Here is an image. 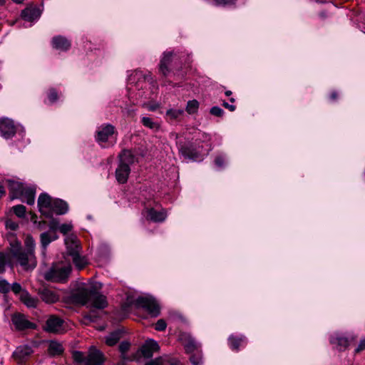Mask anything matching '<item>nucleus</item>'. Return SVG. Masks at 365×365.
Returning <instances> with one entry per match:
<instances>
[{
    "instance_id": "29",
    "label": "nucleus",
    "mask_w": 365,
    "mask_h": 365,
    "mask_svg": "<svg viewBox=\"0 0 365 365\" xmlns=\"http://www.w3.org/2000/svg\"><path fill=\"white\" fill-rule=\"evenodd\" d=\"M148 217L153 222H163L166 218L164 210L158 211L153 208L148 210Z\"/></svg>"
},
{
    "instance_id": "11",
    "label": "nucleus",
    "mask_w": 365,
    "mask_h": 365,
    "mask_svg": "<svg viewBox=\"0 0 365 365\" xmlns=\"http://www.w3.org/2000/svg\"><path fill=\"white\" fill-rule=\"evenodd\" d=\"M11 321L16 329L24 330L26 329H34L36 325L28 321L25 316L21 314H15L12 316Z\"/></svg>"
},
{
    "instance_id": "39",
    "label": "nucleus",
    "mask_w": 365,
    "mask_h": 365,
    "mask_svg": "<svg viewBox=\"0 0 365 365\" xmlns=\"http://www.w3.org/2000/svg\"><path fill=\"white\" fill-rule=\"evenodd\" d=\"M11 285L4 279L0 278V293L6 294L10 291Z\"/></svg>"
},
{
    "instance_id": "4",
    "label": "nucleus",
    "mask_w": 365,
    "mask_h": 365,
    "mask_svg": "<svg viewBox=\"0 0 365 365\" xmlns=\"http://www.w3.org/2000/svg\"><path fill=\"white\" fill-rule=\"evenodd\" d=\"M71 272V266L70 264H56L45 272L44 278L52 282L63 283L67 281Z\"/></svg>"
},
{
    "instance_id": "8",
    "label": "nucleus",
    "mask_w": 365,
    "mask_h": 365,
    "mask_svg": "<svg viewBox=\"0 0 365 365\" xmlns=\"http://www.w3.org/2000/svg\"><path fill=\"white\" fill-rule=\"evenodd\" d=\"M17 131V128L12 120L9 118L0 119V133L5 139L11 138Z\"/></svg>"
},
{
    "instance_id": "20",
    "label": "nucleus",
    "mask_w": 365,
    "mask_h": 365,
    "mask_svg": "<svg viewBox=\"0 0 365 365\" xmlns=\"http://www.w3.org/2000/svg\"><path fill=\"white\" fill-rule=\"evenodd\" d=\"M68 210V205L66 202L61 199H54L51 208V218L53 215H64Z\"/></svg>"
},
{
    "instance_id": "30",
    "label": "nucleus",
    "mask_w": 365,
    "mask_h": 365,
    "mask_svg": "<svg viewBox=\"0 0 365 365\" xmlns=\"http://www.w3.org/2000/svg\"><path fill=\"white\" fill-rule=\"evenodd\" d=\"M122 335L123 333L120 330H115L114 331L110 333L108 336H106V344L110 346L116 344L121 339Z\"/></svg>"
},
{
    "instance_id": "56",
    "label": "nucleus",
    "mask_w": 365,
    "mask_h": 365,
    "mask_svg": "<svg viewBox=\"0 0 365 365\" xmlns=\"http://www.w3.org/2000/svg\"><path fill=\"white\" fill-rule=\"evenodd\" d=\"M37 218L38 217L36 214L31 213V221L34 223V225H36V223L38 222Z\"/></svg>"
},
{
    "instance_id": "9",
    "label": "nucleus",
    "mask_w": 365,
    "mask_h": 365,
    "mask_svg": "<svg viewBox=\"0 0 365 365\" xmlns=\"http://www.w3.org/2000/svg\"><path fill=\"white\" fill-rule=\"evenodd\" d=\"M14 256L20 264L26 268L29 267H34L36 266L34 253L24 250L14 253Z\"/></svg>"
},
{
    "instance_id": "31",
    "label": "nucleus",
    "mask_w": 365,
    "mask_h": 365,
    "mask_svg": "<svg viewBox=\"0 0 365 365\" xmlns=\"http://www.w3.org/2000/svg\"><path fill=\"white\" fill-rule=\"evenodd\" d=\"M48 351L51 356H58L63 352V348L61 344L55 341H51L49 343Z\"/></svg>"
},
{
    "instance_id": "13",
    "label": "nucleus",
    "mask_w": 365,
    "mask_h": 365,
    "mask_svg": "<svg viewBox=\"0 0 365 365\" xmlns=\"http://www.w3.org/2000/svg\"><path fill=\"white\" fill-rule=\"evenodd\" d=\"M6 182L8 183L11 200L21 198L24 185L20 182L12 180H7Z\"/></svg>"
},
{
    "instance_id": "27",
    "label": "nucleus",
    "mask_w": 365,
    "mask_h": 365,
    "mask_svg": "<svg viewBox=\"0 0 365 365\" xmlns=\"http://www.w3.org/2000/svg\"><path fill=\"white\" fill-rule=\"evenodd\" d=\"M21 302L26 304L28 307L34 308L36 307L38 300L33 297H31L29 293L23 290L20 296Z\"/></svg>"
},
{
    "instance_id": "36",
    "label": "nucleus",
    "mask_w": 365,
    "mask_h": 365,
    "mask_svg": "<svg viewBox=\"0 0 365 365\" xmlns=\"http://www.w3.org/2000/svg\"><path fill=\"white\" fill-rule=\"evenodd\" d=\"M13 210H14V214L17 217H19L20 218L25 217L26 210V207L24 205H18L14 206Z\"/></svg>"
},
{
    "instance_id": "49",
    "label": "nucleus",
    "mask_w": 365,
    "mask_h": 365,
    "mask_svg": "<svg viewBox=\"0 0 365 365\" xmlns=\"http://www.w3.org/2000/svg\"><path fill=\"white\" fill-rule=\"evenodd\" d=\"M215 163L217 167L222 168L225 163V158L222 155H217L215 158Z\"/></svg>"
},
{
    "instance_id": "55",
    "label": "nucleus",
    "mask_w": 365,
    "mask_h": 365,
    "mask_svg": "<svg viewBox=\"0 0 365 365\" xmlns=\"http://www.w3.org/2000/svg\"><path fill=\"white\" fill-rule=\"evenodd\" d=\"M85 318L91 322H95L96 317L93 313H90L88 315H86Z\"/></svg>"
},
{
    "instance_id": "28",
    "label": "nucleus",
    "mask_w": 365,
    "mask_h": 365,
    "mask_svg": "<svg viewBox=\"0 0 365 365\" xmlns=\"http://www.w3.org/2000/svg\"><path fill=\"white\" fill-rule=\"evenodd\" d=\"M179 150L180 153L186 158L193 159L196 156V152L192 148V145L188 143H179Z\"/></svg>"
},
{
    "instance_id": "12",
    "label": "nucleus",
    "mask_w": 365,
    "mask_h": 365,
    "mask_svg": "<svg viewBox=\"0 0 365 365\" xmlns=\"http://www.w3.org/2000/svg\"><path fill=\"white\" fill-rule=\"evenodd\" d=\"M38 294L42 301L47 304L55 303L59 299V296L57 292L51 288H40L38 289Z\"/></svg>"
},
{
    "instance_id": "3",
    "label": "nucleus",
    "mask_w": 365,
    "mask_h": 365,
    "mask_svg": "<svg viewBox=\"0 0 365 365\" xmlns=\"http://www.w3.org/2000/svg\"><path fill=\"white\" fill-rule=\"evenodd\" d=\"M73 359L78 365H101L103 362V354L94 347H91L87 354L73 351Z\"/></svg>"
},
{
    "instance_id": "43",
    "label": "nucleus",
    "mask_w": 365,
    "mask_h": 365,
    "mask_svg": "<svg viewBox=\"0 0 365 365\" xmlns=\"http://www.w3.org/2000/svg\"><path fill=\"white\" fill-rule=\"evenodd\" d=\"M130 344L128 341H122L119 345V350L122 354H125L130 349Z\"/></svg>"
},
{
    "instance_id": "16",
    "label": "nucleus",
    "mask_w": 365,
    "mask_h": 365,
    "mask_svg": "<svg viewBox=\"0 0 365 365\" xmlns=\"http://www.w3.org/2000/svg\"><path fill=\"white\" fill-rule=\"evenodd\" d=\"M58 236L56 233L48 231L43 232L40 235V242L41 247V255L46 257L47 247L51 242L56 240Z\"/></svg>"
},
{
    "instance_id": "26",
    "label": "nucleus",
    "mask_w": 365,
    "mask_h": 365,
    "mask_svg": "<svg viewBox=\"0 0 365 365\" xmlns=\"http://www.w3.org/2000/svg\"><path fill=\"white\" fill-rule=\"evenodd\" d=\"M147 79L148 81L152 80L151 78H148V76H145L142 71H135L130 76H129L128 81L129 84L135 83V86L138 87V84L141 81H145Z\"/></svg>"
},
{
    "instance_id": "57",
    "label": "nucleus",
    "mask_w": 365,
    "mask_h": 365,
    "mask_svg": "<svg viewBox=\"0 0 365 365\" xmlns=\"http://www.w3.org/2000/svg\"><path fill=\"white\" fill-rule=\"evenodd\" d=\"M6 194L4 185L0 182V199Z\"/></svg>"
},
{
    "instance_id": "62",
    "label": "nucleus",
    "mask_w": 365,
    "mask_h": 365,
    "mask_svg": "<svg viewBox=\"0 0 365 365\" xmlns=\"http://www.w3.org/2000/svg\"><path fill=\"white\" fill-rule=\"evenodd\" d=\"M5 0H0V6L4 4Z\"/></svg>"
},
{
    "instance_id": "25",
    "label": "nucleus",
    "mask_w": 365,
    "mask_h": 365,
    "mask_svg": "<svg viewBox=\"0 0 365 365\" xmlns=\"http://www.w3.org/2000/svg\"><path fill=\"white\" fill-rule=\"evenodd\" d=\"M36 189L34 187L24 186L22 197L28 205H32L35 202Z\"/></svg>"
},
{
    "instance_id": "15",
    "label": "nucleus",
    "mask_w": 365,
    "mask_h": 365,
    "mask_svg": "<svg viewBox=\"0 0 365 365\" xmlns=\"http://www.w3.org/2000/svg\"><path fill=\"white\" fill-rule=\"evenodd\" d=\"M159 349L158 344L153 339L146 340L140 348V351L145 358H151L153 353Z\"/></svg>"
},
{
    "instance_id": "21",
    "label": "nucleus",
    "mask_w": 365,
    "mask_h": 365,
    "mask_svg": "<svg viewBox=\"0 0 365 365\" xmlns=\"http://www.w3.org/2000/svg\"><path fill=\"white\" fill-rule=\"evenodd\" d=\"M52 46L57 50L66 51L70 48L71 42L62 36H56L52 38Z\"/></svg>"
},
{
    "instance_id": "52",
    "label": "nucleus",
    "mask_w": 365,
    "mask_h": 365,
    "mask_svg": "<svg viewBox=\"0 0 365 365\" xmlns=\"http://www.w3.org/2000/svg\"><path fill=\"white\" fill-rule=\"evenodd\" d=\"M364 349H365V337L360 341V342H359L357 348L356 349L355 351L356 352H359V351H362Z\"/></svg>"
},
{
    "instance_id": "10",
    "label": "nucleus",
    "mask_w": 365,
    "mask_h": 365,
    "mask_svg": "<svg viewBox=\"0 0 365 365\" xmlns=\"http://www.w3.org/2000/svg\"><path fill=\"white\" fill-rule=\"evenodd\" d=\"M115 127L110 124L102 125L96 131V140L98 143H106L114 133Z\"/></svg>"
},
{
    "instance_id": "37",
    "label": "nucleus",
    "mask_w": 365,
    "mask_h": 365,
    "mask_svg": "<svg viewBox=\"0 0 365 365\" xmlns=\"http://www.w3.org/2000/svg\"><path fill=\"white\" fill-rule=\"evenodd\" d=\"M26 251L34 253L35 241L32 237H27L25 240Z\"/></svg>"
},
{
    "instance_id": "54",
    "label": "nucleus",
    "mask_w": 365,
    "mask_h": 365,
    "mask_svg": "<svg viewBox=\"0 0 365 365\" xmlns=\"http://www.w3.org/2000/svg\"><path fill=\"white\" fill-rule=\"evenodd\" d=\"M190 361L193 365H200L201 364V361L200 359H196L194 356H192L190 357Z\"/></svg>"
},
{
    "instance_id": "22",
    "label": "nucleus",
    "mask_w": 365,
    "mask_h": 365,
    "mask_svg": "<svg viewBox=\"0 0 365 365\" xmlns=\"http://www.w3.org/2000/svg\"><path fill=\"white\" fill-rule=\"evenodd\" d=\"M330 343L341 351L349 346V341L346 337L342 336L339 334H334L330 337Z\"/></svg>"
},
{
    "instance_id": "1",
    "label": "nucleus",
    "mask_w": 365,
    "mask_h": 365,
    "mask_svg": "<svg viewBox=\"0 0 365 365\" xmlns=\"http://www.w3.org/2000/svg\"><path fill=\"white\" fill-rule=\"evenodd\" d=\"M75 298L81 304H89L97 309H103L107 306L106 298L92 286L79 287L74 294Z\"/></svg>"
},
{
    "instance_id": "18",
    "label": "nucleus",
    "mask_w": 365,
    "mask_h": 365,
    "mask_svg": "<svg viewBox=\"0 0 365 365\" xmlns=\"http://www.w3.org/2000/svg\"><path fill=\"white\" fill-rule=\"evenodd\" d=\"M67 253L71 257L80 253L81 249L79 242L76 237H68L65 240Z\"/></svg>"
},
{
    "instance_id": "34",
    "label": "nucleus",
    "mask_w": 365,
    "mask_h": 365,
    "mask_svg": "<svg viewBox=\"0 0 365 365\" xmlns=\"http://www.w3.org/2000/svg\"><path fill=\"white\" fill-rule=\"evenodd\" d=\"M141 123L145 127L149 128L154 130L159 129V125L156 122L153 121L150 118L143 117L141 119Z\"/></svg>"
},
{
    "instance_id": "47",
    "label": "nucleus",
    "mask_w": 365,
    "mask_h": 365,
    "mask_svg": "<svg viewBox=\"0 0 365 365\" xmlns=\"http://www.w3.org/2000/svg\"><path fill=\"white\" fill-rule=\"evenodd\" d=\"M10 289H11L13 292L16 294L19 293L21 294V292H23L21 284L17 282L13 283L12 285H11Z\"/></svg>"
},
{
    "instance_id": "33",
    "label": "nucleus",
    "mask_w": 365,
    "mask_h": 365,
    "mask_svg": "<svg viewBox=\"0 0 365 365\" xmlns=\"http://www.w3.org/2000/svg\"><path fill=\"white\" fill-rule=\"evenodd\" d=\"M71 257L73 264L79 269H83L88 263L86 257L81 256L79 253L72 256Z\"/></svg>"
},
{
    "instance_id": "19",
    "label": "nucleus",
    "mask_w": 365,
    "mask_h": 365,
    "mask_svg": "<svg viewBox=\"0 0 365 365\" xmlns=\"http://www.w3.org/2000/svg\"><path fill=\"white\" fill-rule=\"evenodd\" d=\"M41 14L40 9L36 7H28L21 11V17L29 22L36 21Z\"/></svg>"
},
{
    "instance_id": "44",
    "label": "nucleus",
    "mask_w": 365,
    "mask_h": 365,
    "mask_svg": "<svg viewBox=\"0 0 365 365\" xmlns=\"http://www.w3.org/2000/svg\"><path fill=\"white\" fill-rule=\"evenodd\" d=\"M48 100L51 103H54L58 99V94L54 88H51L48 94Z\"/></svg>"
},
{
    "instance_id": "17",
    "label": "nucleus",
    "mask_w": 365,
    "mask_h": 365,
    "mask_svg": "<svg viewBox=\"0 0 365 365\" xmlns=\"http://www.w3.org/2000/svg\"><path fill=\"white\" fill-rule=\"evenodd\" d=\"M184 347L187 352L191 353L197 349L200 344L195 340V339L189 334L183 333L180 336Z\"/></svg>"
},
{
    "instance_id": "6",
    "label": "nucleus",
    "mask_w": 365,
    "mask_h": 365,
    "mask_svg": "<svg viewBox=\"0 0 365 365\" xmlns=\"http://www.w3.org/2000/svg\"><path fill=\"white\" fill-rule=\"evenodd\" d=\"M54 199L47 193H41L38 198V207L41 214L47 218H51V208Z\"/></svg>"
},
{
    "instance_id": "63",
    "label": "nucleus",
    "mask_w": 365,
    "mask_h": 365,
    "mask_svg": "<svg viewBox=\"0 0 365 365\" xmlns=\"http://www.w3.org/2000/svg\"><path fill=\"white\" fill-rule=\"evenodd\" d=\"M230 101L232 103H234L235 100V98H231L230 99Z\"/></svg>"
},
{
    "instance_id": "45",
    "label": "nucleus",
    "mask_w": 365,
    "mask_h": 365,
    "mask_svg": "<svg viewBox=\"0 0 365 365\" xmlns=\"http://www.w3.org/2000/svg\"><path fill=\"white\" fill-rule=\"evenodd\" d=\"M6 264V256L4 253L0 252V273H3L5 271Z\"/></svg>"
},
{
    "instance_id": "64",
    "label": "nucleus",
    "mask_w": 365,
    "mask_h": 365,
    "mask_svg": "<svg viewBox=\"0 0 365 365\" xmlns=\"http://www.w3.org/2000/svg\"><path fill=\"white\" fill-rule=\"evenodd\" d=\"M24 133V131L22 130H21V132L19 133V135H22Z\"/></svg>"
},
{
    "instance_id": "41",
    "label": "nucleus",
    "mask_w": 365,
    "mask_h": 365,
    "mask_svg": "<svg viewBox=\"0 0 365 365\" xmlns=\"http://www.w3.org/2000/svg\"><path fill=\"white\" fill-rule=\"evenodd\" d=\"M210 112L212 115L217 117H221L224 114V110L218 106L212 107Z\"/></svg>"
},
{
    "instance_id": "2",
    "label": "nucleus",
    "mask_w": 365,
    "mask_h": 365,
    "mask_svg": "<svg viewBox=\"0 0 365 365\" xmlns=\"http://www.w3.org/2000/svg\"><path fill=\"white\" fill-rule=\"evenodd\" d=\"M118 165L115 170V178L120 184L127 182L130 173V165L135 161V157L129 150H123L118 155Z\"/></svg>"
},
{
    "instance_id": "7",
    "label": "nucleus",
    "mask_w": 365,
    "mask_h": 365,
    "mask_svg": "<svg viewBox=\"0 0 365 365\" xmlns=\"http://www.w3.org/2000/svg\"><path fill=\"white\" fill-rule=\"evenodd\" d=\"M63 320L55 315H51L46 320L44 329L50 333H61L64 330Z\"/></svg>"
},
{
    "instance_id": "61",
    "label": "nucleus",
    "mask_w": 365,
    "mask_h": 365,
    "mask_svg": "<svg viewBox=\"0 0 365 365\" xmlns=\"http://www.w3.org/2000/svg\"><path fill=\"white\" fill-rule=\"evenodd\" d=\"M12 1L16 3H21L22 0H12Z\"/></svg>"
},
{
    "instance_id": "32",
    "label": "nucleus",
    "mask_w": 365,
    "mask_h": 365,
    "mask_svg": "<svg viewBox=\"0 0 365 365\" xmlns=\"http://www.w3.org/2000/svg\"><path fill=\"white\" fill-rule=\"evenodd\" d=\"M184 114L183 109L170 108L166 111V117L170 120H179Z\"/></svg>"
},
{
    "instance_id": "14",
    "label": "nucleus",
    "mask_w": 365,
    "mask_h": 365,
    "mask_svg": "<svg viewBox=\"0 0 365 365\" xmlns=\"http://www.w3.org/2000/svg\"><path fill=\"white\" fill-rule=\"evenodd\" d=\"M33 352L32 348L27 345L18 346L13 353L14 359L19 363H24Z\"/></svg>"
},
{
    "instance_id": "48",
    "label": "nucleus",
    "mask_w": 365,
    "mask_h": 365,
    "mask_svg": "<svg viewBox=\"0 0 365 365\" xmlns=\"http://www.w3.org/2000/svg\"><path fill=\"white\" fill-rule=\"evenodd\" d=\"M6 227L11 230H16L19 227V225L16 222L9 220L6 222Z\"/></svg>"
},
{
    "instance_id": "59",
    "label": "nucleus",
    "mask_w": 365,
    "mask_h": 365,
    "mask_svg": "<svg viewBox=\"0 0 365 365\" xmlns=\"http://www.w3.org/2000/svg\"><path fill=\"white\" fill-rule=\"evenodd\" d=\"M225 95H226L227 96H231V95H232V91H227L225 92Z\"/></svg>"
},
{
    "instance_id": "46",
    "label": "nucleus",
    "mask_w": 365,
    "mask_h": 365,
    "mask_svg": "<svg viewBox=\"0 0 365 365\" xmlns=\"http://www.w3.org/2000/svg\"><path fill=\"white\" fill-rule=\"evenodd\" d=\"M72 230V225L71 224H62L59 227V231L63 235L67 234Z\"/></svg>"
},
{
    "instance_id": "58",
    "label": "nucleus",
    "mask_w": 365,
    "mask_h": 365,
    "mask_svg": "<svg viewBox=\"0 0 365 365\" xmlns=\"http://www.w3.org/2000/svg\"><path fill=\"white\" fill-rule=\"evenodd\" d=\"M330 98L331 100H335L337 98V93L336 92L334 91L331 93L330 95Z\"/></svg>"
},
{
    "instance_id": "60",
    "label": "nucleus",
    "mask_w": 365,
    "mask_h": 365,
    "mask_svg": "<svg viewBox=\"0 0 365 365\" xmlns=\"http://www.w3.org/2000/svg\"><path fill=\"white\" fill-rule=\"evenodd\" d=\"M156 108H157L156 106H150V107L149 108V110H155L156 109Z\"/></svg>"
},
{
    "instance_id": "5",
    "label": "nucleus",
    "mask_w": 365,
    "mask_h": 365,
    "mask_svg": "<svg viewBox=\"0 0 365 365\" xmlns=\"http://www.w3.org/2000/svg\"><path fill=\"white\" fill-rule=\"evenodd\" d=\"M135 304L145 309L152 317H155L160 314L159 304L151 297H139L136 299Z\"/></svg>"
},
{
    "instance_id": "51",
    "label": "nucleus",
    "mask_w": 365,
    "mask_h": 365,
    "mask_svg": "<svg viewBox=\"0 0 365 365\" xmlns=\"http://www.w3.org/2000/svg\"><path fill=\"white\" fill-rule=\"evenodd\" d=\"M236 0H215L217 5H228L234 4Z\"/></svg>"
},
{
    "instance_id": "50",
    "label": "nucleus",
    "mask_w": 365,
    "mask_h": 365,
    "mask_svg": "<svg viewBox=\"0 0 365 365\" xmlns=\"http://www.w3.org/2000/svg\"><path fill=\"white\" fill-rule=\"evenodd\" d=\"M48 227V224L44 220L38 221L36 225H35V227L38 230H44Z\"/></svg>"
},
{
    "instance_id": "53",
    "label": "nucleus",
    "mask_w": 365,
    "mask_h": 365,
    "mask_svg": "<svg viewBox=\"0 0 365 365\" xmlns=\"http://www.w3.org/2000/svg\"><path fill=\"white\" fill-rule=\"evenodd\" d=\"M222 105L225 108L229 109L230 111H234L235 110V106L234 105H230L225 101L223 102Z\"/></svg>"
},
{
    "instance_id": "42",
    "label": "nucleus",
    "mask_w": 365,
    "mask_h": 365,
    "mask_svg": "<svg viewBox=\"0 0 365 365\" xmlns=\"http://www.w3.org/2000/svg\"><path fill=\"white\" fill-rule=\"evenodd\" d=\"M167 324L164 319H159L155 324V329L157 331H162L166 329Z\"/></svg>"
},
{
    "instance_id": "23",
    "label": "nucleus",
    "mask_w": 365,
    "mask_h": 365,
    "mask_svg": "<svg viewBox=\"0 0 365 365\" xmlns=\"http://www.w3.org/2000/svg\"><path fill=\"white\" fill-rule=\"evenodd\" d=\"M173 55L172 52H165L160 60L159 70L164 76H166L170 72L168 65L173 59Z\"/></svg>"
},
{
    "instance_id": "38",
    "label": "nucleus",
    "mask_w": 365,
    "mask_h": 365,
    "mask_svg": "<svg viewBox=\"0 0 365 365\" xmlns=\"http://www.w3.org/2000/svg\"><path fill=\"white\" fill-rule=\"evenodd\" d=\"M169 357H159L147 363L145 365H167Z\"/></svg>"
},
{
    "instance_id": "40",
    "label": "nucleus",
    "mask_w": 365,
    "mask_h": 365,
    "mask_svg": "<svg viewBox=\"0 0 365 365\" xmlns=\"http://www.w3.org/2000/svg\"><path fill=\"white\" fill-rule=\"evenodd\" d=\"M48 227L49 228L48 232L56 233L57 230H59V223L58 221L56 219H53L49 222Z\"/></svg>"
},
{
    "instance_id": "24",
    "label": "nucleus",
    "mask_w": 365,
    "mask_h": 365,
    "mask_svg": "<svg viewBox=\"0 0 365 365\" xmlns=\"http://www.w3.org/2000/svg\"><path fill=\"white\" fill-rule=\"evenodd\" d=\"M230 347L234 351H238L240 346L247 343L246 337L243 335L235 336L231 335L228 339Z\"/></svg>"
},
{
    "instance_id": "35",
    "label": "nucleus",
    "mask_w": 365,
    "mask_h": 365,
    "mask_svg": "<svg viewBox=\"0 0 365 365\" xmlns=\"http://www.w3.org/2000/svg\"><path fill=\"white\" fill-rule=\"evenodd\" d=\"M199 108V103L197 100L189 101L187 103L186 111L189 114H194L197 112Z\"/></svg>"
}]
</instances>
